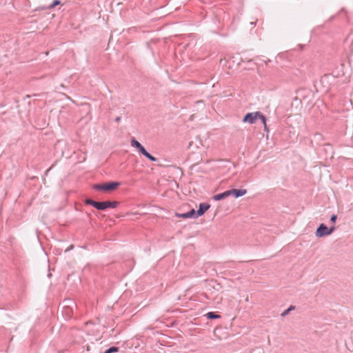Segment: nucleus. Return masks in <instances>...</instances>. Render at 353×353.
I'll list each match as a JSON object with an SVG mask.
<instances>
[{"label":"nucleus","instance_id":"obj_1","mask_svg":"<svg viewBox=\"0 0 353 353\" xmlns=\"http://www.w3.org/2000/svg\"><path fill=\"white\" fill-rule=\"evenodd\" d=\"M130 144L132 147L137 148L140 154L143 155L149 160L154 162H156L157 161V159L152 156V154H150L134 137H132L131 139Z\"/></svg>","mask_w":353,"mask_h":353},{"label":"nucleus","instance_id":"obj_2","mask_svg":"<svg viewBox=\"0 0 353 353\" xmlns=\"http://www.w3.org/2000/svg\"><path fill=\"white\" fill-rule=\"evenodd\" d=\"M120 185L119 182H110L107 183H98L93 185V188L97 190H103L110 192L114 190Z\"/></svg>","mask_w":353,"mask_h":353},{"label":"nucleus","instance_id":"obj_3","mask_svg":"<svg viewBox=\"0 0 353 353\" xmlns=\"http://www.w3.org/2000/svg\"><path fill=\"white\" fill-rule=\"evenodd\" d=\"M85 204L93 206L94 208L99 210H106V204L105 201H96L92 200V199H85Z\"/></svg>","mask_w":353,"mask_h":353},{"label":"nucleus","instance_id":"obj_4","mask_svg":"<svg viewBox=\"0 0 353 353\" xmlns=\"http://www.w3.org/2000/svg\"><path fill=\"white\" fill-rule=\"evenodd\" d=\"M258 115H259V112H249L243 117V122L251 124L254 123L258 119Z\"/></svg>","mask_w":353,"mask_h":353},{"label":"nucleus","instance_id":"obj_5","mask_svg":"<svg viewBox=\"0 0 353 353\" xmlns=\"http://www.w3.org/2000/svg\"><path fill=\"white\" fill-rule=\"evenodd\" d=\"M315 235L319 238L329 235L327 225L324 223H321L315 232Z\"/></svg>","mask_w":353,"mask_h":353},{"label":"nucleus","instance_id":"obj_6","mask_svg":"<svg viewBox=\"0 0 353 353\" xmlns=\"http://www.w3.org/2000/svg\"><path fill=\"white\" fill-rule=\"evenodd\" d=\"M210 205L207 203H201L199 204L198 210L196 212V217L202 216L209 208Z\"/></svg>","mask_w":353,"mask_h":353},{"label":"nucleus","instance_id":"obj_7","mask_svg":"<svg viewBox=\"0 0 353 353\" xmlns=\"http://www.w3.org/2000/svg\"><path fill=\"white\" fill-rule=\"evenodd\" d=\"M196 211L194 209H192L189 212L186 213H175V216L179 218H183V219H188V218H196Z\"/></svg>","mask_w":353,"mask_h":353},{"label":"nucleus","instance_id":"obj_8","mask_svg":"<svg viewBox=\"0 0 353 353\" xmlns=\"http://www.w3.org/2000/svg\"><path fill=\"white\" fill-rule=\"evenodd\" d=\"M230 195L232 194L234 197L238 198L244 196L247 193L245 189H232L228 190Z\"/></svg>","mask_w":353,"mask_h":353},{"label":"nucleus","instance_id":"obj_9","mask_svg":"<svg viewBox=\"0 0 353 353\" xmlns=\"http://www.w3.org/2000/svg\"><path fill=\"white\" fill-rule=\"evenodd\" d=\"M230 196L228 190H226L221 194H216L213 196L214 201H220Z\"/></svg>","mask_w":353,"mask_h":353},{"label":"nucleus","instance_id":"obj_10","mask_svg":"<svg viewBox=\"0 0 353 353\" xmlns=\"http://www.w3.org/2000/svg\"><path fill=\"white\" fill-rule=\"evenodd\" d=\"M105 204H106V209L109 208H115L119 205V202L116 201H105Z\"/></svg>","mask_w":353,"mask_h":353},{"label":"nucleus","instance_id":"obj_11","mask_svg":"<svg viewBox=\"0 0 353 353\" xmlns=\"http://www.w3.org/2000/svg\"><path fill=\"white\" fill-rule=\"evenodd\" d=\"M205 316L208 319H216L221 318L219 314H217L213 312H209L205 314Z\"/></svg>","mask_w":353,"mask_h":353},{"label":"nucleus","instance_id":"obj_12","mask_svg":"<svg viewBox=\"0 0 353 353\" xmlns=\"http://www.w3.org/2000/svg\"><path fill=\"white\" fill-rule=\"evenodd\" d=\"M295 310V306L294 305H290L287 310H285V311H283L282 313H281V316H287L291 311Z\"/></svg>","mask_w":353,"mask_h":353},{"label":"nucleus","instance_id":"obj_13","mask_svg":"<svg viewBox=\"0 0 353 353\" xmlns=\"http://www.w3.org/2000/svg\"><path fill=\"white\" fill-rule=\"evenodd\" d=\"M258 119H259L261 122L263 123V124L264 125V128L265 129L267 128V125H266V118L265 117L259 112V115H258Z\"/></svg>","mask_w":353,"mask_h":353},{"label":"nucleus","instance_id":"obj_14","mask_svg":"<svg viewBox=\"0 0 353 353\" xmlns=\"http://www.w3.org/2000/svg\"><path fill=\"white\" fill-rule=\"evenodd\" d=\"M61 1L59 0H54L53 2L48 6V9H53L57 6L60 5Z\"/></svg>","mask_w":353,"mask_h":353},{"label":"nucleus","instance_id":"obj_15","mask_svg":"<svg viewBox=\"0 0 353 353\" xmlns=\"http://www.w3.org/2000/svg\"><path fill=\"white\" fill-rule=\"evenodd\" d=\"M118 351H119L118 347L112 346V347H110V348H108V350H106L104 353H114V352H117Z\"/></svg>","mask_w":353,"mask_h":353},{"label":"nucleus","instance_id":"obj_16","mask_svg":"<svg viewBox=\"0 0 353 353\" xmlns=\"http://www.w3.org/2000/svg\"><path fill=\"white\" fill-rule=\"evenodd\" d=\"M65 312L68 315V317H70L72 315V309L70 307L65 306L64 307Z\"/></svg>","mask_w":353,"mask_h":353},{"label":"nucleus","instance_id":"obj_17","mask_svg":"<svg viewBox=\"0 0 353 353\" xmlns=\"http://www.w3.org/2000/svg\"><path fill=\"white\" fill-rule=\"evenodd\" d=\"M337 219V216L336 214H332L330 217V221L332 223H335Z\"/></svg>","mask_w":353,"mask_h":353},{"label":"nucleus","instance_id":"obj_18","mask_svg":"<svg viewBox=\"0 0 353 353\" xmlns=\"http://www.w3.org/2000/svg\"><path fill=\"white\" fill-rule=\"evenodd\" d=\"M335 229L336 228L334 225L328 228V234H331L335 230Z\"/></svg>","mask_w":353,"mask_h":353},{"label":"nucleus","instance_id":"obj_19","mask_svg":"<svg viewBox=\"0 0 353 353\" xmlns=\"http://www.w3.org/2000/svg\"><path fill=\"white\" fill-rule=\"evenodd\" d=\"M74 248V245H70L66 250H65V252H68L71 250H72Z\"/></svg>","mask_w":353,"mask_h":353},{"label":"nucleus","instance_id":"obj_20","mask_svg":"<svg viewBox=\"0 0 353 353\" xmlns=\"http://www.w3.org/2000/svg\"><path fill=\"white\" fill-rule=\"evenodd\" d=\"M120 121H121V117H117L115 119V121H116L117 123H119Z\"/></svg>","mask_w":353,"mask_h":353}]
</instances>
